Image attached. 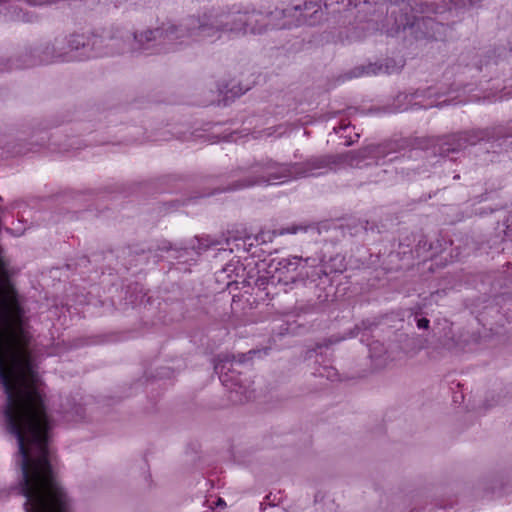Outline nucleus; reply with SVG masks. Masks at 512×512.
Listing matches in <instances>:
<instances>
[{"label": "nucleus", "instance_id": "7", "mask_svg": "<svg viewBox=\"0 0 512 512\" xmlns=\"http://www.w3.org/2000/svg\"><path fill=\"white\" fill-rule=\"evenodd\" d=\"M280 177L276 176V175H273V174H270V177L268 179H266L265 181L268 182V183H273L272 181L273 180H276V179H279Z\"/></svg>", "mask_w": 512, "mask_h": 512}, {"label": "nucleus", "instance_id": "2", "mask_svg": "<svg viewBox=\"0 0 512 512\" xmlns=\"http://www.w3.org/2000/svg\"><path fill=\"white\" fill-rule=\"evenodd\" d=\"M224 365L217 364L215 369L220 373V380L222 383L230 389L231 393L239 394V397L234 399L235 402H243L244 400H248L249 396L247 395L248 390L242 384H240L234 377V375H229L228 373H223Z\"/></svg>", "mask_w": 512, "mask_h": 512}, {"label": "nucleus", "instance_id": "9", "mask_svg": "<svg viewBox=\"0 0 512 512\" xmlns=\"http://www.w3.org/2000/svg\"><path fill=\"white\" fill-rule=\"evenodd\" d=\"M174 27H175V28H177L176 26H174ZM182 34H183V30H180V33H179L178 29H176V35H175V38H174L171 42H173L174 40H176L177 38H179V37H180V35H182Z\"/></svg>", "mask_w": 512, "mask_h": 512}, {"label": "nucleus", "instance_id": "6", "mask_svg": "<svg viewBox=\"0 0 512 512\" xmlns=\"http://www.w3.org/2000/svg\"><path fill=\"white\" fill-rule=\"evenodd\" d=\"M345 141L342 143L344 146H350L354 143V139L351 136H343Z\"/></svg>", "mask_w": 512, "mask_h": 512}, {"label": "nucleus", "instance_id": "5", "mask_svg": "<svg viewBox=\"0 0 512 512\" xmlns=\"http://www.w3.org/2000/svg\"><path fill=\"white\" fill-rule=\"evenodd\" d=\"M417 326L420 328V329H427L428 326H429V320L426 319V318H421L418 320L417 322Z\"/></svg>", "mask_w": 512, "mask_h": 512}, {"label": "nucleus", "instance_id": "4", "mask_svg": "<svg viewBox=\"0 0 512 512\" xmlns=\"http://www.w3.org/2000/svg\"><path fill=\"white\" fill-rule=\"evenodd\" d=\"M88 44V38L84 34H73L69 39V47L78 50Z\"/></svg>", "mask_w": 512, "mask_h": 512}, {"label": "nucleus", "instance_id": "1", "mask_svg": "<svg viewBox=\"0 0 512 512\" xmlns=\"http://www.w3.org/2000/svg\"><path fill=\"white\" fill-rule=\"evenodd\" d=\"M176 28L174 25L161 26L155 29H147L134 34V50L145 49L150 43L160 41L162 43H171L175 38Z\"/></svg>", "mask_w": 512, "mask_h": 512}, {"label": "nucleus", "instance_id": "3", "mask_svg": "<svg viewBox=\"0 0 512 512\" xmlns=\"http://www.w3.org/2000/svg\"><path fill=\"white\" fill-rule=\"evenodd\" d=\"M301 262L302 259L297 256L283 258L278 262L277 269L286 272L287 274H294Z\"/></svg>", "mask_w": 512, "mask_h": 512}, {"label": "nucleus", "instance_id": "8", "mask_svg": "<svg viewBox=\"0 0 512 512\" xmlns=\"http://www.w3.org/2000/svg\"><path fill=\"white\" fill-rule=\"evenodd\" d=\"M298 231L297 227L288 228L286 230L287 233L295 234Z\"/></svg>", "mask_w": 512, "mask_h": 512}, {"label": "nucleus", "instance_id": "11", "mask_svg": "<svg viewBox=\"0 0 512 512\" xmlns=\"http://www.w3.org/2000/svg\"><path fill=\"white\" fill-rule=\"evenodd\" d=\"M340 128H348V125H343Z\"/></svg>", "mask_w": 512, "mask_h": 512}, {"label": "nucleus", "instance_id": "10", "mask_svg": "<svg viewBox=\"0 0 512 512\" xmlns=\"http://www.w3.org/2000/svg\"><path fill=\"white\" fill-rule=\"evenodd\" d=\"M354 138L358 139L359 138V134H354Z\"/></svg>", "mask_w": 512, "mask_h": 512}]
</instances>
